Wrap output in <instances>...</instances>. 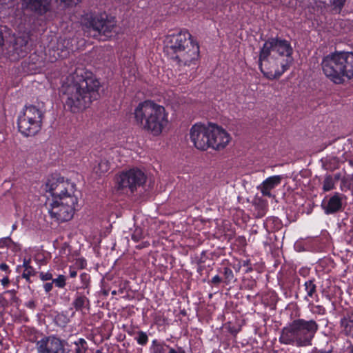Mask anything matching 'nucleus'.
Here are the masks:
<instances>
[{"label":"nucleus","mask_w":353,"mask_h":353,"mask_svg":"<svg viewBox=\"0 0 353 353\" xmlns=\"http://www.w3.org/2000/svg\"><path fill=\"white\" fill-rule=\"evenodd\" d=\"M212 125L196 123L190 128V140L198 150H206L210 148Z\"/></svg>","instance_id":"obj_11"},{"label":"nucleus","mask_w":353,"mask_h":353,"mask_svg":"<svg viewBox=\"0 0 353 353\" xmlns=\"http://www.w3.org/2000/svg\"><path fill=\"white\" fill-rule=\"evenodd\" d=\"M1 284L6 287L7 286L9 283H10V279L8 276H6V277H3L1 280Z\"/></svg>","instance_id":"obj_41"},{"label":"nucleus","mask_w":353,"mask_h":353,"mask_svg":"<svg viewBox=\"0 0 353 353\" xmlns=\"http://www.w3.org/2000/svg\"><path fill=\"white\" fill-rule=\"evenodd\" d=\"M52 283L53 284L54 283L57 287L63 288L66 284L65 277L63 275H59L57 279L52 278Z\"/></svg>","instance_id":"obj_32"},{"label":"nucleus","mask_w":353,"mask_h":353,"mask_svg":"<svg viewBox=\"0 0 353 353\" xmlns=\"http://www.w3.org/2000/svg\"><path fill=\"white\" fill-rule=\"evenodd\" d=\"M81 23L84 32L89 36L96 38L100 36L111 37L116 28L114 18L108 16L105 13L85 14L82 17Z\"/></svg>","instance_id":"obj_7"},{"label":"nucleus","mask_w":353,"mask_h":353,"mask_svg":"<svg viewBox=\"0 0 353 353\" xmlns=\"http://www.w3.org/2000/svg\"><path fill=\"white\" fill-rule=\"evenodd\" d=\"M318 330L319 325L314 320L295 319L282 328L279 342L298 347L309 346Z\"/></svg>","instance_id":"obj_6"},{"label":"nucleus","mask_w":353,"mask_h":353,"mask_svg":"<svg viewBox=\"0 0 353 353\" xmlns=\"http://www.w3.org/2000/svg\"><path fill=\"white\" fill-rule=\"evenodd\" d=\"M77 203V197L69 199L52 200L48 208L51 218L58 222L70 221L74 213V205Z\"/></svg>","instance_id":"obj_9"},{"label":"nucleus","mask_w":353,"mask_h":353,"mask_svg":"<svg viewBox=\"0 0 353 353\" xmlns=\"http://www.w3.org/2000/svg\"><path fill=\"white\" fill-rule=\"evenodd\" d=\"M312 311L314 314L323 315L325 313V309L322 305L313 306Z\"/></svg>","instance_id":"obj_35"},{"label":"nucleus","mask_w":353,"mask_h":353,"mask_svg":"<svg viewBox=\"0 0 353 353\" xmlns=\"http://www.w3.org/2000/svg\"><path fill=\"white\" fill-rule=\"evenodd\" d=\"M28 37L27 35H22L17 37L14 43V51L18 54L19 57H23L26 55L28 51Z\"/></svg>","instance_id":"obj_19"},{"label":"nucleus","mask_w":353,"mask_h":353,"mask_svg":"<svg viewBox=\"0 0 353 353\" xmlns=\"http://www.w3.org/2000/svg\"><path fill=\"white\" fill-rule=\"evenodd\" d=\"M143 230L141 228L137 227L134 229L132 234V239L135 241L138 242L143 238Z\"/></svg>","instance_id":"obj_31"},{"label":"nucleus","mask_w":353,"mask_h":353,"mask_svg":"<svg viewBox=\"0 0 353 353\" xmlns=\"http://www.w3.org/2000/svg\"><path fill=\"white\" fill-rule=\"evenodd\" d=\"M334 182L331 176H327L323 181V189L324 191L327 192L333 189Z\"/></svg>","instance_id":"obj_30"},{"label":"nucleus","mask_w":353,"mask_h":353,"mask_svg":"<svg viewBox=\"0 0 353 353\" xmlns=\"http://www.w3.org/2000/svg\"><path fill=\"white\" fill-rule=\"evenodd\" d=\"M304 287L307 292V296H305V299L308 300V297L314 298L315 296H317L316 285L314 284L313 280H308L305 281Z\"/></svg>","instance_id":"obj_24"},{"label":"nucleus","mask_w":353,"mask_h":353,"mask_svg":"<svg viewBox=\"0 0 353 353\" xmlns=\"http://www.w3.org/2000/svg\"><path fill=\"white\" fill-rule=\"evenodd\" d=\"M27 306L30 307V308H33L34 307V302L31 301H29L28 303H27Z\"/></svg>","instance_id":"obj_46"},{"label":"nucleus","mask_w":353,"mask_h":353,"mask_svg":"<svg viewBox=\"0 0 353 353\" xmlns=\"http://www.w3.org/2000/svg\"><path fill=\"white\" fill-rule=\"evenodd\" d=\"M117 181L119 190H129L131 192H134L138 187L145 183L146 176L141 170L133 168L122 172L118 176Z\"/></svg>","instance_id":"obj_10"},{"label":"nucleus","mask_w":353,"mask_h":353,"mask_svg":"<svg viewBox=\"0 0 353 353\" xmlns=\"http://www.w3.org/2000/svg\"><path fill=\"white\" fill-rule=\"evenodd\" d=\"M0 269L2 270V271H8L9 268H8V265L6 263H1L0 264Z\"/></svg>","instance_id":"obj_43"},{"label":"nucleus","mask_w":353,"mask_h":353,"mask_svg":"<svg viewBox=\"0 0 353 353\" xmlns=\"http://www.w3.org/2000/svg\"><path fill=\"white\" fill-rule=\"evenodd\" d=\"M169 353H185V351L181 347H179L177 350L170 347Z\"/></svg>","instance_id":"obj_40"},{"label":"nucleus","mask_w":353,"mask_h":353,"mask_svg":"<svg viewBox=\"0 0 353 353\" xmlns=\"http://www.w3.org/2000/svg\"><path fill=\"white\" fill-rule=\"evenodd\" d=\"M165 49L168 53L176 54L175 59L181 65H196L199 57V46L187 30L167 36Z\"/></svg>","instance_id":"obj_4"},{"label":"nucleus","mask_w":353,"mask_h":353,"mask_svg":"<svg viewBox=\"0 0 353 353\" xmlns=\"http://www.w3.org/2000/svg\"><path fill=\"white\" fill-rule=\"evenodd\" d=\"M326 214L338 212L342 209V196L339 193H335L327 201H323L321 204Z\"/></svg>","instance_id":"obj_17"},{"label":"nucleus","mask_w":353,"mask_h":353,"mask_svg":"<svg viewBox=\"0 0 353 353\" xmlns=\"http://www.w3.org/2000/svg\"><path fill=\"white\" fill-rule=\"evenodd\" d=\"M4 39L2 31L0 30V48L3 45Z\"/></svg>","instance_id":"obj_45"},{"label":"nucleus","mask_w":353,"mask_h":353,"mask_svg":"<svg viewBox=\"0 0 353 353\" xmlns=\"http://www.w3.org/2000/svg\"><path fill=\"white\" fill-rule=\"evenodd\" d=\"M6 296V295L4 294V293L0 295V305L3 307H7L10 303V301Z\"/></svg>","instance_id":"obj_37"},{"label":"nucleus","mask_w":353,"mask_h":353,"mask_svg":"<svg viewBox=\"0 0 353 353\" xmlns=\"http://www.w3.org/2000/svg\"><path fill=\"white\" fill-rule=\"evenodd\" d=\"M72 305L77 311L81 310L83 308L90 305V301L85 295L77 293Z\"/></svg>","instance_id":"obj_21"},{"label":"nucleus","mask_w":353,"mask_h":353,"mask_svg":"<svg viewBox=\"0 0 353 353\" xmlns=\"http://www.w3.org/2000/svg\"><path fill=\"white\" fill-rule=\"evenodd\" d=\"M112 295H115V294H117V291H116V290H113V291L112 292Z\"/></svg>","instance_id":"obj_51"},{"label":"nucleus","mask_w":353,"mask_h":353,"mask_svg":"<svg viewBox=\"0 0 353 353\" xmlns=\"http://www.w3.org/2000/svg\"><path fill=\"white\" fill-rule=\"evenodd\" d=\"M46 192H49L52 200L69 199L77 197L74 195L75 184L58 175H52L46 183Z\"/></svg>","instance_id":"obj_8"},{"label":"nucleus","mask_w":353,"mask_h":353,"mask_svg":"<svg viewBox=\"0 0 353 353\" xmlns=\"http://www.w3.org/2000/svg\"><path fill=\"white\" fill-rule=\"evenodd\" d=\"M74 344L75 345V353H85L88 350V343L84 339H79L77 341L74 342Z\"/></svg>","instance_id":"obj_26"},{"label":"nucleus","mask_w":353,"mask_h":353,"mask_svg":"<svg viewBox=\"0 0 353 353\" xmlns=\"http://www.w3.org/2000/svg\"><path fill=\"white\" fill-rule=\"evenodd\" d=\"M9 0H0V5H6L8 3Z\"/></svg>","instance_id":"obj_47"},{"label":"nucleus","mask_w":353,"mask_h":353,"mask_svg":"<svg viewBox=\"0 0 353 353\" xmlns=\"http://www.w3.org/2000/svg\"><path fill=\"white\" fill-rule=\"evenodd\" d=\"M100 83L94 77L83 76L82 71H76L66 77L61 92L66 110L77 113L87 108L99 96Z\"/></svg>","instance_id":"obj_1"},{"label":"nucleus","mask_w":353,"mask_h":353,"mask_svg":"<svg viewBox=\"0 0 353 353\" xmlns=\"http://www.w3.org/2000/svg\"><path fill=\"white\" fill-rule=\"evenodd\" d=\"M110 169V163L106 159H102L98 163L94 170L95 172L99 175L105 174Z\"/></svg>","instance_id":"obj_25"},{"label":"nucleus","mask_w":353,"mask_h":353,"mask_svg":"<svg viewBox=\"0 0 353 353\" xmlns=\"http://www.w3.org/2000/svg\"><path fill=\"white\" fill-rule=\"evenodd\" d=\"M23 8L35 12L39 14L46 13L49 10L48 0H21Z\"/></svg>","instance_id":"obj_16"},{"label":"nucleus","mask_w":353,"mask_h":353,"mask_svg":"<svg viewBox=\"0 0 353 353\" xmlns=\"http://www.w3.org/2000/svg\"><path fill=\"white\" fill-rule=\"evenodd\" d=\"M310 353H315V352L312 351V352H310Z\"/></svg>","instance_id":"obj_52"},{"label":"nucleus","mask_w":353,"mask_h":353,"mask_svg":"<svg viewBox=\"0 0 353 353\" xmlns=\"http://www.w3.org/2000/svg\"><path fill=\"white\" fill-rule=\"evenodd\" d=\"M21 114L42 124L43 112L35 105L25 106Z\"/></svg>","instance_id":"obj_20"},{"label":"nucleus","mask_w":353,"mask_h":353,"mask_svg":"<svg viewBox=\"0 0 353 353\" xmlns=\"http://www.w3.org/2000/svg\"><path fill=\"white\" fill-rule=\"evenodd\" d=\"M135 340L137 343L141 345H145L148 341V336L147 334L143 331H138Z\"/></svg>","instance_id":"obj_28"},{"label":"nucleus","mask_w":353,"mask_h":353,"mask_svg":"<svg viewBox=\"0 0 353 353\" xmlns=\"http://www.w3.org/2000/svg\"><path fill=\"white\" fill-rule=\"evenodd\" d=\"M14 242L10 237H5L0 239V248L4 247H10Z\"/></svg>","instance_id":"obj_33"},{"label":"nucleus","mask_w":353,"mask_h":353,"mask_svg":"<svg viewBox=\"0 0 353 353\" xmlns=\"http://www.w3.org/2000/svg\"><path fill=\"white\" fill-rule=\"evenodd\" d=\"M4 294L10 296V303L17 302L18 298L16 296V291L14 290H7L4 292Z\"/></svg>","instance_id":"obj_34"},{"label":"nucleus","mask_w":353,"mask_h":353,"mask_svg":"<svg viewBox=\"0 0 353 353\" xmlns=\"http://www.w3.org/2000/svg\"><path fill=\"white\" fill-rule=\"evenodd\" d=\"M319 353H331L330 351L319 350Z\"/></svg>","instance_id":"obj_49"},{"label":"nucleus","mask_w":353,"mask_h":353,"mask_svg":"<svg viewBox=\"0 0 353 353\" xmlns=\"http://www.w3.org/2000/svg\"><path fill=\"white\" fill-rule=\"evenodd\" d=\"M30 260L24 259L23 266L24 268L22 277L26 279L27 281L30 282V277L34 276L37 273L36 270L30 265Z\"/></svg>","instance_id":"obj_22"},{"label":"nucleus","mask_w":353,"mask_h":353,"mask_svg":"<svg viewBox=\"0 0 353 353\" xmlns=\"http://www.w3.org/2000/svg\"><path fill=\"white\" fill-rule=\"evenodd\" d=\"M223 274L224 276V282L226 284H229L232 281H234V275L233 274L232 270L230 268L228 267L224 268Z\"/></svg>","instance_id":"obj_29"},{"label":"nucleus","mask_w":353,"mask_h":353,"mask_svg":"<svg viewBox=\"0 0 353 353\" xmlns=\"http://www.w3.org/2000/svg\"><path fill=\"white\" fill-rule=\"evenodd\" d=\"M53 288V283L52 281L50 283H46L43 284V288L46 293H49Z\"/></svg>","instance_id":"obj_38"},{"label":"nucleus","mask_w":353,"mask_h":353,"mask_svg":"<svg viewBox=\"0 0 353 353\" xmlns=\"http://www.w3.org/2000/svg\"><path fill=\"white\" fill-rule=\"evenodd\" d=\"M166 348H169V346L157 339H154L152 342L150 347V353H165Z\"/></svg>","instance_id":"obj_23"},{"label":"nucleus","mask_w":353,"mask_h":353,"mask_svg":"<svg viewBox=\"0 0 353 353\" xmlns=\"http://www.w3.org/2000/svg\"><path fill=\"white\" fill-rule=\"evenodd\" d=\"M347 0H332L331 5L332 6V10L336 13H339Z\"/></svg>","instance_id":"obj_27"},{"label":"nucleus","mask_w":353,"mask_h":353,"mask_svg":"<svg viewBox=\"0 0 353 353\" xmlns=\"http://www.w3.org/2000/svg\"><path fill=\"white\" fill-rule=\"evenodd\" d=\"M62 1H64L65 3H68V4H77L79 2H80L81 0H61Z\"/></svg>","instance_id":"obj_42"},{"label":"nucleus","mask_w":353,"mask_h":353,"mask_svg":"<svg viewBox=\"0 0 353 353\" xmlns=\"http://www.w3.org/2000/svg\"><path fill=\"white\" fill-rule=\"evenodd\" d=\"M323 74L336 84L353 78V52H335L324 57L321 61Z\"/></svg>","instance_id":"obj_5"},{"label":"nucleus","mask_w":353,"mask_h":353,"mask_svg":"<svg viewBox=\"0 0 353 353\" xmlns=\"http://www.w3.org/2000/svg\"><path fill=\"white\" fill-rule=\"evenodd\" d=\"M341 333L353 339V312H347L340 321Z\"/></svg>","instance_id":"obj_18"},{"label":"nucleus","mask_w":353,"mask_h":353,"mask_svg":"<svg viewBox=\"0 0 353 353\" xmlns=\"http://www.w3.org/2000/svg\"><path fill=\"white\" fill-rule=\"evenodd\" d=\"M293 52L289 41L279 37L268 39L259 52L261 72L269 79L279 78L293 63Z\"/></svg>","instance_id":"obj_2"},{"label":"nucleus","mask_w":353,"mask_h":353,"mask_svg":"<svg viewBox=\"0 0 353 353\" xmlns=\"http://www.w3.org/2000/svg\"><path fill=\"white\" fill-rule=\"evenodd\" d=\"M347 350L349 352V353H353V345H350L348 347H347Z\"/></svg>","instance_id":"obj_48"},{"label":"nucleus","mask_w":353,"mask_h":353,"mask_svg":"<svg viewBox=\"0 0 353 353\" xmlns=\"http://www.w3.org/2000/svg\"><path fill=\"white\" fill-rule=\"evenodd\" d=\"M222 281L221 278L219 275L214 276L212 279L211 282L213 284L218 285Z\"/></svg>","instance_id":"obj_39"},{"label":"nucleus","mask_w":353,"mask_h":353,"mask_svg":"<svg viewBox=\"0 0 353 353\" xmlns=\"http://www.w3.org/2000/svg\"><path fill=\"white\" fill-rule=\"evenodd\" d=\"M282 179L283 177L280 175L270 176L257 186V189L261 192L263 196L271 198L273 196L271 190L281 183Z\"/></svg>","instance_id":"obj_15"},{"label":"nucleus","mask_w":353,"mask_h":353,"mask_svg":"<svg viewBox=\"0 0 353 353\" xmlns=\"http://www.w3.org/2000/svg\"><path fill=\"white\" fill-rule=\"evenodd\" d=\"M39 277H40L41 280L46 281H50V280L52 281L53 276H52V273H50L49 272H41L39 273Z\"/></svg>","instance_id":"obj_36"},{"label":"nucleus","mask_w":353,"mask_h":353,"mask_svg":"<svg viewBox=\"0 0 353 353\" xmlns=\"http://www.w3.org/2000/svg\"><path fill=\"white\" fill-rule=\"evenodd\" d=\"M16 228H17V224H14L12 225V230H16Z\"/></svg>","instance_id":"obj_50"},{"label":"nucleus","mask_w":353,"mask_h":353,"mask_svg":"<svg viewBox=\"0 0 353 353\" xmlns=\"http://www.w3.org/2000/svg\"><path fill=\"white\" fill-rule=\"evenodd\" d=\"M65 344L55 335L45 336L36 343L37 353H65Z\"/></svg>","instance_id":"obj_12"},{"label":"nucleus","mask_w":353,"mask_h":353,"mask_svg":"<svg viewBox=\"0 0 353 353\" xmlns=\"http://www.w3.org/2000/svg\"><path fill=\"white\" fill-rule=\"evenodd\" d=\"M18 128L25 137L34 136L40 131L41 123L21 114L18 118Z\"/></svg>","instance_id":"obj_14"},{"label":"nucleus","mask_w":353,"mask_h":353,"mask_svg":"<svg viewBox=\"0 0 353 353\" xmlns=\"http://www.w3.org/2000/svg\"><path fill=\"white\" fill-rule=\"evenodd\" d=\"M230 140V134L226 131L216 125H212L210 148L217 150L223 149Z\"/></svg>","instance_id":"obj_13"},{"label":"nucleus","mask_w":353,"mask_h":353,"mask_svg":"<svg viewBox=\"0 0 353 353\" xmlns=\"http://www.w3.org/2000/svg\"><path fill=\"white\" fill-rule=\"evenodd\" d=\"M77 272L76 270H70V276L71 278H74L77 276Z\"/></svg>","instance_id":"obj_44"},{"label":"nucleus","mask_w":353,"mask_h":353,"mask_svg":"<svg viewBox=\"0 0 353 353\" xmlns=\"http://www.w3.org/2000/svg\"><path fill=\"white\" fill-rule=\"evenodd\" d=\"M134 115L136 124L154 136L159 135L168 122L164 107L149 100L140 103Z\"/></svg>","instance_id":"obj_3"}]
</instances>
